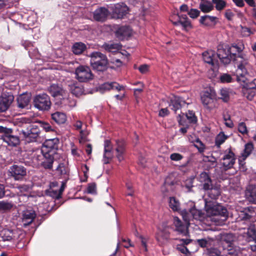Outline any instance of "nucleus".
I'll list each match as a JSON object with an SVG mask.
<instances>
[{
  "instance_id": "nucleus-50",
  "label": "nucleus",
  "mask_w": 256,
  "mask_h": 256,
  "mask_svg": "<svg viewBox=\"0 0 256 256\" xmlns=\"http://www.w3.org/2000/svg\"><path fill=\"white\" fill-rule=\"evenodd\" d=\"M210 191L208 192L209 196L212 198V200H214L220 194V191L218 188H210Z\"/></svg>"
},
{
  "instance_id": "nucleus-48",
  "label": "nucleus",
  "mask_w": 256,
  "mask_h": 256,
  "mask_svg": "<svg viewBox=\"0 0 256 256\" xmlns=\"http://www.w3.org/2000/svg\"><path fill=\"white\" fill-rule=\"evenodd\" d=\"M214 4H216V8L218 10H222L226 6V2L223 0H212Z\"/></svg>"
},
{
  "instance_id": "nucleus-12",
  "label": "nucleus",
  "mask_w": 256,
  "mask_h": 256,
  "mask_svg": "<svg viewBox=\"0 0 256 256\" xmlns=\"http://www.w3.org/2000/svg\"><path fill=\"white\" fill-rule=\"evenodd\" d=\"M113 16L116 18H122L128 12V6L124 3H118L110 7Z\"/></svg>"
},
{
  "instance_id": "nucleus-49",
  "label": "nucleus",
  "mask_w": 256,
  "mask_h": 256,
  "mask_svg": "<svg viewBox=\"0 0 256 256\" xmlns=\"http://www.w3.org/2000/svg\"><path fill=\"white\" fill-rule=\"evenodd\" d=\"M230 91L227 88H222L220 90V98L224 102H227L230 99Z\"/></svg>"
},
{
  "instance_id": "nucleus-1",
  "label": "nucleus",
  "mask_w": 256,
  "mask_h": 256,
  "mask_svg": "<svg viewBox=\"0 0 256 256\" xmlns=\"http://www.w3.org/2000/svg\"><path fill=\"white\" fill-rule=\"evenodd\" d=\"M186 204L188 207L180 212V214L186 225L183 224L178 217L174 218V224L176 227V230L183 236H186L188 234V226L192 224L197 225L201 222H204L206 218L204 213L201 210L195 208L194 202L189 201Z\"/></svg>"
},
{
  "instance_id": "nucleus-62",
  "label": "nucleus",
  "mask_w": 256,
  "mask_h": 256,
  "mask_svg": "<svg viewBox=\"0 0 256 256\" xmlns=\"http://www.w3.org/2000/svg\"><path fill=\"white\" fill-rule=\"evenodd\" d=\"M183 158V156L178 153H172L170 155V158L173 161H179Z\"/></svg>"
},
{
  "instance_id": "nucleus-45",
  "label": "nucleus",
  "mask_w": 256,
  "mask_h": 256,
  "mask_svg": "<svg viewBox=\"0 0 256 256\" xmlns=\"http://www.w3.org/2000/svg\"><path fill=\"white\" fill-rule=\"evenodd\" d=\"M221 238L222 240L228 244L229 247H230L235 238L232 234H225L222 236Z\"/></svg>"
},
{
  "instance_id": "nucleus-30",
  "label": "nucleus",
  "mask_w": 256,
  "mask_h": 256,
  "mask_svg": "<svg viewBox=\"0 0 256 256\" xmlns=\"http://www.w3.org/2000/svg\"><path fill=\"white\" fill-rule=\"evenodd\" d=\"M200 22L206 26H214L217 23V18L214 16L206 15L200 19Z\"/></svg>"
},
{
  "instance_id": "nucleus-2",
  "label": "nucleus",
  "mask_w": 256,
  "mask_h": 256,
  "mask_svg": "<svg viewBox=\"0 0 256 256\" xmlns=\"http://www.w3.org/2000/svg\"><path fill=\"white\" fill-rule=\"evenodd\" d=\"M242 48L236 44L232 45L230 47L226 44H218V46L216 58L219 63L222 64H230L231 62L236 64H246L244 62V58L242 54L236 55L242 52Z\"/></svg>"
},
{
  "instance_id": "nucleus-56",
  "label": "nucleus",
  "mask_w": 256,
  "mask_h": 256,
  "mask_svg": "<svg viewBox=\"0 0 256 256\" xmlns=\"http://www.w3.org/2000/svg\"><path fill=\"white\" fill-rule=\"evenodd\" d=\"M224 124L227 127L230 128H232L233 127L234 124L232 120H231L230 116L229 115H224Z\"/></svg>"
},
{
  "instance_id": "nucleus-42",
  "label": "nucleus",
  "mask_w": 256,
  "mask_h": 256,
  "mask_svg": "<svg viewBox=\"0 0 256 256\" xmlns=\"http://www.w3.org/2000/svg\"><path fill=\"white\" fill-rule=\"evenodd\" d=\"M180 244L177 245V249L182 253L186 254L188 252V250L185 245L188 244L190 242L189 239H180Z\"/></svg>"
},
{
  "instance_id": "nucleus-27",
  "label": "nucleus",
  "mask_w": 256,
  "mask_h": 256,
  "mask_svg": "<svg viewBox=\"0 0 256 256\" xmlns=\"http://www.w3.org/2000/svg\"><path fill=\"white\" fill-rule=\"evenodd\" d=\"M246 198L250 202L256 204V186L249 185L245 192Z\"/></svg>"
},
{
  "instance_id": "nucleus-24",
  "label": "nucleus",
  "mask_w": 256,
  "mask_h": 256,
  "mask_svg": "<svg viewBox=\"0 0 256 256\" xmlns=\"http://www.w3.org/2000/svg\"><path fill=\"white\" fill-rule=\"evenodd\" d=\"M109 14L108 10L104 7L96 10L94 12V18L98 22L104 21Z\"/></svg>"
},
{
  "instance_id": "nucleus-9",
  "label": "nucleus",
  "mask_w": 256,
  "mask_h": 256,
  "mask_svg": "<svg viewBox=\"0 0 256 256\" xmlns=\"http://www.w3.org/2000/svg\"><path fill=\"white\" fill-rule=\"evenodd\" d=\"M26 142H35L40 134V130L36 125H30L26 130L21 131Z\"/></svg>"
},
{
  "instance_id": "nucleus-8",
  "label": "nucleus",
  "mask_w": 256,
  "mask_h": 256,
  "mask_svg": "<svg viewBox=\"0 0 256 256\" xmlns=\"http://www.w3.org/2000/svg\"><path fill=\"white\" fill-rule=\"evenodd\" d=\"M76 75L80 82H86L92 78L90 68L84 65H80L76 69Z\"/></svg>"
},
{
  "instance_id": "nucleus-60",
  "label": "nucleus",
  "mask_w": 256,
  "mask_h": 256,
  "mask_svg": "<svg viewBox=\"0 0 256 256\" xmlns=\"http://www.w3.org/2000/svg\"><path fill=\"white\" fill-rule=\"evenodd\" d=\"M200 13V12L198 10L192 8L188 14L191 18H196L199 16Z\"/></svg>"
},
{
  "instance_id": "nucleus-52",
  "label": "nucleus",
  "mask_w": 256,
  "mask_h": 256,
  "mask_svg": "<svg viewBox=\"0 0 256 256\" xmlns=\"http://www.w3.org/2000/svg\"><path fill=\"white\" fill-rule=\"evenodd\" d=\"M238 130L242 134H246L248 130L246 124L244 122H240L238 124Z\"/></svg>"
},
{
  "instance_id": "nucleus-13",
  "label": "nucleus",
  "mask_w": 256,
  "mask_h": 256,
  "mask_svg": "<svg viewBox=\"0 0 256 256\" xmlns=\"http://www.w3.org/2000/svg\"><path fill=\"white\" fill-rule=\"evenodd\" d=\"M96 91L101 94H104L111 90L114 89L118 91H120L124 90V87L123 86L120 85L116 82H107L99 85L96 87Z\"/></svg>"
},
{
  "instance_id": "nucleus-53",
  "label": "nucleus",
  "mask_w": 256,
  "mask_h": 256,
  "mask_svg": "<svg viewBox=\"0 0 256 256\" xmlns=\"http://www.w3.org/2000/svg\"><path fill=\"white\" fill-rule=\"evenodd\" d=\"M186 116L190 122H196V118L192 111L188 110L186 114Z\"/></svg>"
},
{
  "instance_id": "nucleus-64",
  "label": "nucleus",
  "mask_w": 256,
  "mask_h": 256,
  "mask_svg": "<svg viewBox=\"0 0 256 256\" xmlns=\"http://www.w3.org/2000/svg\"><path fill=\"white\" fill-rule=\"evenodd\" d=\"M88 134V132L86 131L81 130L80 131V138L79 140L80 143H83L85 142L86 140V135Z\"/></svg>"
},
{
  "instance_id": "nucleus-10",
  "label": "nucleus",
  "mask_w": 256,
  "mask_h": 256,
  "mask_svg": "<svg viewBox=\"0 0 256 256\" xmlns=\"http://www.w3.org/2000/svg\"><path fill=\"white\" fill-rule=\"evenodd\" d=\"M235 68L236 70L234 72H232V73L236 76L237 80L238 82H246V76H252L254 75L253 72L248 70L246 65H236V67Z\"/></svg>"
},
{
  "instance_id": "nucleus-19",
  "label": "nucleus",
  "mask_w": 256,
  "mask_h": 256,
  "mask_svg": "<svg viewBox=\"0 0 256 256\" xmlns=\"http://www.w3.org/2000/svg\"><path fill=\"white\" fill-rule=\"evenodd\" d=\"M36 217V212L32 208H29L24 210L22 215V222L24 226H26L32 224Z\"/></svg>"
},
{
  "instance_id": "nucleus-57",
  "label": "nucleus",
  "mask_w": 256,
  "mask_h": 256,
  "mask_svg": "<svg viewBox=\"0 0 256 256\" xmlns=\"http://www.w3.org/2000/svg\"><path fill=\"white\" fill-rule=\"evenodd\" d=\"M13 205L12 203L6 202H0V209L2 210H10Z\"/></svg>"
},
{
  "instance_id": "nucleus-15",
  "label": "nucleus",
  "mask_w": 256,
  "mask_h": 256,
  "mask_svg": "<svg viewBox=\"0 0 256 256\" xmlns=\"http://www.w3.org/2000/svg\"><path fill=\"white\" fill-rule=\"evenodd\" d=\"M156 239L160 246L166 244L170 240V234L166 228H158L156 234Z\"/></svg>"
},
{
  "instance_id": "nucleus-18",
  "label": "nucleus",
  "mask_w": 256,
  "mask_h": 256,
  "mask_svg": "<svg viewBox=\"0 0 256 256\" xmlns=\"http://www.w3.org/2000/svg\"><path fill=\"white\" fill-rule=\"evenodd\" d=\"M114 156V152L111 142L106 140L104 142V153L103 156V162L104 164L110 162Z\"/></svg>"
},
{
  "instance_id": "nucleus-38",
  "label": "nucleus",
  "mask_w": 256,
  "mask_h": 256,
  "mask_svg": "<svg viewBox=\"0 0 256 256\" xmlns=\"http://www.w3.org/2000/svg\"><path fill=\"white\" fill-rule=\"evenodd\" d=\"M61 104L62 106H68L70 108L74 107L76 106V101L70 97H67V94L65 92L62 96Z\"/></svg>"
},
{
  "instance_id": "nucleus-4",
  "label": "nucleus",
  "mask_w": 256,
  "mask_h": 256,
  "mask_svg": "<svg viewBox=\"0 0 256 256\" xmlns=\"http://www.w3.org/2000/svg\"><path fill=\"white\" fill-rule=\"evenodd\" d=\"M205 210L208 216H214L212 219L216 224L222 225L226 220L228 214L227 210L214 200H204Z\"/></svg>"
},
{
  "instance_id": "nucleus-36",
  "label": "nucleus",
  "mask_w": 256,
  "mask_h": 256,
  "mask_svg": "<svg viewBox=\"0 0 256 256\" xmlns=\"http://www.w3.org/2000/svg\"><path fill=\"white\" fill-rule=\"evenodd\" d=\"M49 91L53 96L58 97L59 99H61V97L62 96L65 92L55 84H53L50 86Z\"/></svg>"
},
{
  "instance_id": "nucleus-46",
  "label": "nucleus",
  "mask_w": 256,
  "mask_h": 256,
  "mask_svg": "<svg viewBox=\"0 0 256 256\" xmlns=\"http://www.w3.org/2000/svg\"><path fill=\"white\" fill-rule=\"evenodd\" d=\"M244 96L248 100H252L256 94V92L253 89L250 88H245L243 90Z\"/></svg>"
},
{
  "instance_id": "nucleus-47",
  "label": "nucleus",
  "mask_w": 256,
  "mask_h": 256,
  "mask_svg": "<svg viewBox=\"0 0 256 256\" xmlns=\"http://www.w3.org/2000/svg\"><path fill=\"white\" fill-rule=\"evenodd\" d=\"M212 66L208 70V76L210 78H215L218 73V65H212Z\"/></svg>"
},
{
  "instance_id": "nucleus-34",
  "label": "nucleus",
  "mask_w": 256,
  "mask_h": 256,
  "mask_svg": "<svg viewBox=\"0 0 256 256\" xmlns=\"http://www.w3.org/2000/svg\"><path fill=\"white\" fill-rule=\"evenodd\" d=\"M52 118L58 124H63L66 122L67 117L65 113L56 112L52 114Z\"/></svg>"
},
{
  "instance_id": "nucleus-16",
  "label": "nucleus",
  "mask_w": 256,
  "mask_h": 256,
  "mask_svg": "<svg viewBox=\"0 0 256 256\" xmlns=\"http://www.w3.org/2000/svg\"><path fill=\"white\" fill-rule=\"evenodd\" d=\"M14 99V96L9 93H4L0 96V112L6 111Z\"/></svg>"
},
{
  "instance_id": "nucleus-35",
  "label": "nucleus",
  "mask_w": 256,
  "mask_h": 256,
  "mask_svg": "<svg viewBox=\"0 0 256 256\" xmlns=\"http://www.w3.org/2000/svg\"><path fill=\"white\" fill-rule=\"evenodd\" d=\"M182 102H184V101L181 98L174 96L172 98L169 106L173 110L176 112L181 108Z\"/></svg>"
},
{
  "instance_id": "nucleus-22",
  "label": "nucleus",
  "mask_w": 256,
  "mask_h": 256,
  "mask_svg": "<svg viewBox=\"0 0 256 256\" xmlns=\"http://www.w3.org/2000/svg\"><path fill=\"white\" fill-rule=\"evenodd\" d=\"M90 64H108L106 56L98 52H92L90 54Z\"/></svg>"
},
{
  "instance_id": "nucleus-43",
  "label": "nucleus",
  "mask_w": 256,
  "mask_h": 256,
  "mask_svg": "<svg viewBox=\"0 0 256 256\" xmlns=\"http://www.w3.org/2000/svg\"><path fill=\"white\" fill-rule=\"evenodd\" d=\"M228 136L224 134L223 132H220L216 137L215 144L216 146L220 147L226 140L228 138Z\"/></svg>"
},
{
  "instance_id": "nucleus-63",
  "label": "nucleus",
  "mask_w": 256,
  "mask_h": 256,
  "mask_svg": "<svg viewBox=\"0 0 256 256\" xmlns=\"http://www.w3.org/2000/svg\"><path fill=\"white\" fill-rule=\"evenodd\" d=\"M12 0H0V9L5 7H10Z\"/></svg>"
},
{
  "instance_id": "nucleus-14",
  "label": "nucleus",
  "mask_w": 256,
  "mask_h": 256,
  "mask_svg": "<svg viewBox=\"0 0 256 256\" xmlns=\"http://www.w3.org/2000/svg\"><path fill=\"white\" fill-rule=\"evenodd\" d=\"M9 172L15 180H18L22 179L26 175V170L22 166L14 165L10 168Z\"/></svg>"
},
{
  "instance_id": "nucleus-40",
  "label": "nucleus",
  "mask_w": 256,
  "mask_h": 256,
  "mask_svg": "<svg viewBox=\"0 0 256 256\" xmlns=\"http://www.w3.org/2000/svg\"><path fill=\"white\" fill-rule=\"evenodd\" d=\"M86 46L82 42L74 43L72 46V50L75 54H81L86 49Z\"/></svg>"
},
{
  "instance_id": "nucleus-3",
  "label": "nucleus",
  "mask_w": 256,
  "mask_h": 256,
  "mask_svg": "<svg viewBox=\"0 0 256 256\" xmlns=\"http://www.w3.org/2000/svg\"><path fill=\"white\" fill-rule=\"evenodd\" d=\"M52 152L37 148L28 152V155L34 166L42 167L45 170H50L52 168L56 156Z\"/></svg>"
},
{
  "instance_id": "nucleus-7",
  "label": "nucleus",
  "mask_w": 256,
  "mask_h": 256,
  "mask_svg": "<svg viewBox=\"0 0 256 256\" xmlns=\"http://www.w3.org/2000/svg\"><path fill=\"white\" fill-rule=\"evenodd\" d=\"M220 162L225 170L232 168L236 161V156L230 148L225 150L222 154Z\"/></svg>"
},
{
  "instance_id": "nucleus-55",
  "label": "nucleus",
  "mask_w": 256,
  "mask_h": 256,
  "mask_svg": "<svg viewBox=\"0 0 256 256\" xmlns=\"http://www.w3.org/2000/svg\"><path fill=\"white\" fill-rule=\"evenodd\" d=\"M39 124L40 126L46 132H48L54 131V128L48 123L40 121L39 122Z\"/></svg>"
},
{
  "instance_id": "nucleus-33",
  "label": "nucleus",
  "mask_w": 256,
  "mask_h": 256,
  "mask_svg": "<svg viewBox=\"0 0 256 256\" xmlns=\"http://www.w3.org/2000/svg\"><path fill=\"white\" fill-rule=\"evenodd\" d=\"M14 188L16 192H17L20 196V198H28V193L30 190V187L28 186L26 184L20 185Z\"/></svg>"
},
{
  "instance_id": "nucleus-20",
  "label": "nucleus",
  "mask_w": 256,
  "mask_h": 256,
  "mask_svg": "<svg viewBox=\"0 0 256 256\" xmlns=\"http://www.w3.org/2000/svg\"><path fill=\"white\" fill-rule=\"evenodd\" d=\"M17 233L10 229H3L0 231V238L4 242H13L17 238Z\"/></svg>"
},
{
  "instance_id": "nucleus-51",
  "label": "nucleus",
  "mask_w": 256,
  "mask_h": 256,
  "mask_svg": "<svg viewBox=\"0 0 256 256\" xmlns=\"http://www.w3.org/2000/svg\"><path fill=\"white\" fill-rule=\"evenodd\" d=\"M93 68L98 74L108 70V65H93Z\"/></svg>"
},
{
  "instance_id": "nucleus-44",
  "label": "nucleus",
  "mask_w": 256,
  "mask_h": 256,
  "mask_svg": "<svg viewBox=\"0 0 256 256\" xmlns=\"http://www.w3.org/2000/svg\"><path fill=\"white\" fill-rule=\"evenodd\" d=\"M199 8L202 12L206 13L212 11L214 8V6L211 2L206 1L201 2Z\"/></svg>"
},
{
  "instance_id": "nucleus-59",
  "label": "nucleus",
  "mask_w": 256,
  "mask_h": 256,
  "mask_svg": "<svg viewBox=\"0 0 256 256\" xmlns=\"http://www.w3.org/2000/svg\"><path fill=\"white\" fill-rule=\"evenodd\" d=\"M57 171L62 175L66 174L68 170L64 164H60L56 168Z\"/></svg>"
},
{
  "instance_id": "nucleus-11",
  "label": "nucleus",
  "mask_w": 256,
  "mask_h": 256,
  "mask_svg": "<svg viewBox=\"0 0 256 256\" xmlns=\"http://www.w3.org/2000/svg\"><path fill=\"white\" fill-rule=\"evenodd\" d=\"M254 150V146L252 142H248L244 145V149L238 158L240 168L244 170L246 169L244 160L251 154Z\"/></svg>"
},
{
  "instance_id": "nucleus-29",
  "label": "nucleus",
  "mask_w": 256,
  "mask_h": 256,
  "mask_svg": "<svg viewBox=\"0 0 256 256\" xmlns=\"http://www.w3.org/2000/svg\"><path fill=\"white\" fill-rule=\"evenodd\" d=\"M22 46L28 50L30 56L32 58H39V54L36 48H34L32 44L28 40H25L22 42Z\"/></svg>"
},
{
  "instance_id": "nucleus-23",
  "label": "nucleus",
  "mask_w": 256,
  "mask_h": 256,
  "mask_svg": "<svg viewBox=\"0 0 256 256\" xmlns=\"http://www.w3.org/2000/svg\"><path fill=\"white\" fill-rule=\"evenodd\" d=\"M204 62L207 64H219V61L216 57V54L213 50L206 51L202 53Z\"/></svg>"
},
{
  "instance_id": "nucleus-54",
  "label": "nucleus",
  "mask_w": 256,
  "mask_h": 256,
  "mask_svg": "<svg viewBox=\"0 0 256 256\" xmlns=\"http://www.w3.org/2000/svg\"><path fill=\"white\" fill-rule=\"evenodd\" d=\"M86 192L88 194H96V184L94 182L89 184L87 188Z\"/></svg>"
},
{
  "instance_id": "nucleus-6",
  "label": "nucleus",
  "mask_w": 256,
  "mask_h": 256,
  "mask_svg": "<svg viewBox=\"0 0 256 256\" xmlns=\"http://www.w3.org/2000/svg\"><path fill=\"white\" fill-rule=\"evenodd\" d=\"M0 132L2 133L0 138L8 146H15L19 144L18 137L12 134V129L0 126Z\"/></svg>"
},
{
  "instance_id": "nucleus-37",
  "label": "nucleus",
  "mask_w": 256,
  "mask_h": 256,
  "mask_svg": "<svg viewBox=\"0 0 256 256\" xmlns=\"http://www.w3.org/2000/svg\"><path fill=\"white\" fill-rule=\"evenodd\" d=\"M122 46L120 43H105L102 45V48L108 52H114L120 50Z\"/></svg>"
},
{
  "instance_id": "nucleus-32",
  "label": "nucleus",
  "mask_w": 256,
  "mask_h": 256,
  "mask_svg": "<svg viewBox=\"0 0 256 256\" xmlns=\"http://www.w3.org/2000/svg\"><path fill=\"white\" fill-rule=\"evenodd\" d=\"M30 102V97L28 94H22L17 98L18 106L20 108H28Z\"/></svg>"
},
{
  "instance_id": "nucleus-17",
  "label": "nucleus",
  "mask_w": 256,
  "mask_h": 256,
  "mask_svg": "<svg viewBox=\"0 0 256 256\" xmlns=\"http://www.w3.org/2000/svg\"><path fill=\"white\" fill-rule=\"evenodd\" d=\"M58 143L59 140L57 138L46 140L43 144L42 149L40 150L48 152H52L54 154L56 155Z\"/></svg>"
},
{
  "instance_id": "nucleus-26",
  "label": "nucleus",
  "mask_w": 256,
  "mask_h": 256,
  "mask_svg": "<svg viewBox=\"0 0 256 256\" xmlns=\"http://www.w3.org/2000/svg\"><path fill=\"white\" fill-rule=\"evenodd\" d=\"M198 178V180L202 184L204 190H209L210 189L212 186V180L207 172H202Z\"/></svg>"
},
{
  "instance_id": "nucleus-58",
  "label": "nucleus",
  "mask_w": 256,
  "mask_h": 256,
  "mask_svg": "<svg viewBox=\"0 0 256 256\" xmlns=\"http://www.w3.org/2000/svg\"><path fill=\"white\" fill-rule=\"evenodd\" d=\"M134 68L138 70L141 73L144 74L148 70V65H134Z\"/></svg>"
},
{
  "instance_id": "nucleus-39",
  "label": "nucleus",
  "mask_w": 256,
  "mask_h": 256,
  "mask_svg": "<svg viewBox=\"0 0 256 256\" xmlns=\"http://www.w3.org/2000/svg\"><path fill=\"white\" fill-rule=\"evenodd\" d=\"M170 208L174 212H181L179 201L174 197H170L168 200Z\"/></svg>"
},
{
  "instance_id": "nucleus-61",
  "label": "nucleus",
  "mask_w": 256,
  "mask_h": 256,
  "mask_svg": "<svg viewBox=\"0 0 256 256\" xmlns=\"http://www.w3.org/2000/svg\"><path fill=\"white\" fill-rule=\"evenodd\" d=\"M220 81L222 82H232V77L230 74H224L220 77Z\"/></svg>"
},
{
  "instance_id": "nucleus-31",
  "label": "nucleus",
  "mask_w": 256,
  "mask_h": 256,
  "mask_svg": "<svg viewBox=\"0 0 256 256\" xmlns=\"http://www.w3.org/2000/svg\"><path fill=\"white\" fill-rule=\"evenodd\" d=\"M242 236L245 238L246 240L250 242L254 241L256 240V231L253 226H250L245 230Z\"/></svg>"
},
{
  "instance_id": "nucleus-5",
  "label": "nucleus",
  "mask_w": 256,
  "mask_h": 256,
  "mask_svg": "<svg viewBox=\"0 0 256 256\" xmlns=\"http://www.w3.org/2000/svg\"><path fill=\"white\" fill-rule=\"evenodd\" d=\"M34 104L39 110L48 111L50 108L52 103L50 96L46 94H42L34 98Z\"/></svg>"
},
{
  "instance_id": "nucleus-21",
  "label": "nucleus",
  "mask_w": 256,
  "mask_h": 256,
  "mask_svg": "<svg viewBox=\"0 0 256 256\" xmlns=\"http://www.w3.org/2000/svg\"><path fill=\"white\" fill-rule=\"evenodd\" d=\"M216 96V92L213 89L207 90L202 92L201 100L204 105L207 106L211 104Z\"/></svg>"
},
{
  "instance_id": "nucleus-25",
  "label": "nucleus",
  "mask_w": 256,
  "mask_h": 256,
  "mask_svg": "<svg viewBox=\"0 0 256 256\" xmlns=\"http://www.w3.org/2000/svg\"><path fill=\"white\" fill-rule=\"evenodd\" d=\"M132 34V30L128 26L119 28L116 32V36L120 40L127 39Z\"/></svg>"
},
{
  "instance_id": "nucleus-28",
  "label": "nucleus",
  "mask_w": 256,
  "mask_h": 256,
  "mask_svg": "<svg viewBox=\"0 0 256 256\" xmlns=\"http://www.w3.org/2000/svg\"><path fill=\"white\" fill-rule=\"evenodd\" d=\"M116 156L120 162L124 159L125 144L123 140H116Z\"/></svg>"
},
{
  "instance_id": "nucleus-41",
  "label": "nucleus",
  "mask_w": 256,
  "mask_h": 256,
  "mask_svg": "<svg viewBox=\"0 0 256 256\" xmlns=\"http://www.w3.org/2000/svg\"><path fill=\"white\" fill-rule=\"evenodd\" d=\"M70 91L72 94L79 96L84 94V88L80 84H74L70 86Z\"/></svg>"
}]
</instances>
